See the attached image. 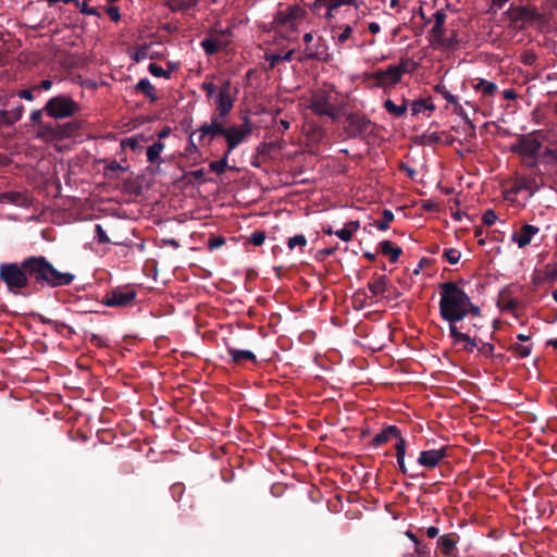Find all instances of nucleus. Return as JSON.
I'll return each instance as SVG.
<instances>
[{
    "label": "nucleus",
    "mask_w": 557,
    "mask_h": 557,
    "mask_svg": "<svg viewBox=\"0 0 557 557\" xmlns=\"http://www.w3.org/2000/svg\"><path fill=\"white\" fill-rule=\"evenodd\" d=\"M440 315L448 326L469 319L474 321L481 318V309L474 305L470 296L463 290L461 282H444L438 286Z\"/></svg>",
    "instance_id": "obj_1"
},
{
    "label": "nucleus",
    "mask_w": 557,
    "mask_h": 557,
    "mask_svg": "<svg viewBox=\"0 0 557 557\" xmlns=\"http://www.w3.org/2000/svg\"><path fill=\"white\" fill-rule=\"evenodd\" d=\"M23 268L37 282L52 287L70 285L74 280L72 273L58 271L44 257L26 259Z\"/></svg>",
    "instance_id": "obj_2"
},
{
    "label": "nucleus",
    "mask_w": 557,
    "mask_h": 557,
    "mask_svg": "<svg viewBox=\"0 0 557 557\" xmlns=\"http://www.w3.org/2000/svg\"><path fill=\"white\" fill-rule=\"evenodd\" d=\"M542 140L554 143L550 138V131L537 129L528 135H522L511 146L510 150L519 154L527 166L535 168V158L542 148Z\"/></svg>",
    "instance_id": "obj_3"
},
{
    "label": "nucleus",
    "mask_w": 557,
    "mask_h": 557,
    "mask_svg": "<svg viewBox=\"0 0 557 557\" xmlns=\"http://www.w3.org/2000/svg\"><path fill=\"white\" fill-rule=\"evenodd\" d=\"M307 108L319 116L336 120L341 113L337 92L333 86H324L311 91Z\"/></svg>",
    "instance_id": "obj_4"
},
{
    "label": "nucleus",
    "mask_w": 557,
    "mask_h": 557,
    "mask_svg": "<svg viewBox=\"0 0 557 557\" xmlns=\"http://www.w3.org/2000/svg\"><path fill=\"white\" fill-rule=\"evenodd\" d=\"M201 89L208 99L213 100L216 114L226 117L234 107L237 94L231 82L225 79L216 86L213 82L206 81L202 83Z\"/></svg>",
    "instance_id": "obj_5"
},
{
    "label": "nucleus",
    "mask_w": 557,
    "mask_h": 557,
    "mask_svg": "<svg viewBox=\"0 0 557 557\" xmlns=\"http://www.w3.org/2000/svg\"><path fill=\"white\" fill-rule=\"evenodd\" d=\"M306 10L299 5H288L280 9L273 20L276 32L288 40L294 39L293 33L298 32L306 20Z\"/></svg>",
    "instance_id": "obj_6"
},
{
    "label": "nucleus",
    "mask_w": 557,
    "mask_h": 557,
    "mask_svg": "<svg viewBox=\"0 0 557 557\" xmlns=\"http://www.w3.org/2000/svg\"><path fill=\"white\" fill-rule=\"evenodd\" d=\"M478 329L479 326L475 321L461 324V326H458V324L450 325L449 334L453 345L466 352H472L478 347L475 335Z\"/></svg>",
    "instance_id": "obj_7"
},
{
    "label": "nucleus",
    "mask_w": 557,
    "mask_h": 557,
    "mask_svg": "<svg viewBox=\"0 0 557 557\" xmlns=\"http://www.w3.org/2000/svg\"><path fill=\"white\" fill-rule=\"evenodd\" d=\"M45 111L53 119H65L76 114L79 104L69 96H55L46 103Z\"/></svg>",
    "instance_id": "obj_8"
},
{
    "label": "nucleus",
    "mask_w": 557,
    "mask_h": 557,
    "mask_svg": "<svg viewBox=\"0 0 557 557\" xmlns=\"http://www.w3.org/2000/svg\"><path fill=\"white\" fill-rule=\"evenodd\" d=\"M27 272L15 263L0 265V278L11 292H16L27 284Z\"/></svg>",
    "instance_id": "obj_9"
},
{
    "label": "nucleus",
    "mask_w": 557,
    "mask_h": 557,
    "mask_svg": "<svg viewBox=\"0 0 557 557\" xmlns=\"http://www.w3.org/2000/svg\"><path fill=\"white\" fill-rule=\"evenodd\" d=\"M405 63L389 65L386 70H377L372 74V77L377 82V86L387 88L398 84L406 73Z\"/></svg>",
    "instance_id": "obj_10"
},
{
    "label": "nucleus",
    "mask_w": 557,
    "mask_h": 557,
    "mask_svg": "<svg viewBox=\"0 0 557 557\" xmlns=\"http://www.w3.org/2000/svg\"><path fill=\"white\" fill-rule=\"evenodd\" d=\"M136 295L132 287H117L107 293L102 302L108 307H127L134 302Z\"/></svg>",
    "instance_id": "obj_11"
},
{
    "label": "nucleus",
    "mask_w": 557,
    "mask_h": 557,
    "mask_svg": "<svg viewBox=\"0 0 557 557\" xmlns=\"http://www.w3.org/2000/svg\"><path fill=\"white\" fill-rule=\"evenodd\" d=\"M251 127L249 123H245L244 125H233L231 127H226L224 133V138L227 144V154L237 148L244 140L250 135Z\"/></svg>",
    "instance_id": "obj_12"
},
{
    "label": "nucleus",
    "mask_w": 557,
    "mask_h": 557,
    "mask_svg": "<svg viewBox=\"0 0 557 557\" xmlns=\"http://www.w3.org/2000/svg\"><path fill=\"white\" fill-rule=\"evenodd\" d=\"M371 122L364 115L350 114L347 117L345 131L349 137H361L370 133Z\"/></svg>",
    "instance_id": "obj_13"
},
{
    "label": "nucleus",
    "mask_w": 557,
    "mask_h": 557,
    "mask_svg": "<svg viewBox=\"0 0 557 557\" xmlns=\"http://www.w3.org/2000/svg\"><path fill=\"white\" fill-rule=\"evenodd\" d=\"M472 88L475 92L481 95L482 104H491L493 97L498 91V86L485 78H474L472 81Z\"/></svg>",
    "instance_id": "obj_14"
},
{
    "label": "nucleus",
    "mask_w": 557,
    "mask_h": 557,
    "mask_svg": "<svg viewBox=\"0 0 557 557\" xmlns=\"http://www.w3.org/2000/svg\"><path fill=\"white\" fill-rule=\"evenodd\" d=\"M539 233L540 228L537 226L523 224L517 232L511 234V242L522 249L530 245Z\"/></svg>",
    "instance_id": "obj_15"
},
{
    "label": "nucleus",
    "mask_w": 557,
    "mask_h": 557,
    "mask_svg": "<svg viewBox=\"0 0 557 557\" xmlns=\"http://www.w3.org/2000/svg\"><path fill=\"white\" fill-rule=\"evenodd\" d=\"M225 119L226 117H221L220 114L212 115L210 123H206L200 127V137H207L209 140H212L220 135L224 136L226 131L224 126Z\"/></svg>",
    "instance_id": "obj_16"
},
{
    "label": "nucleus",
    "mask_w": 557,
    "mask_h": 557,
    "mask_svg": "<svg viewBox=\"0 0 557 557\" xmlns=\"http://www.w3.org/2000/svg\"><path fill=\"white\" fill-rule=\"evenodd\" d=\"M542 186V181L535 175H524L516 178L512 190L517 194L525 190L530 196H533Z\"/></svg>",
    "instance_id": "obj_17"
},
{
    "label": "nucleus",
    "mask_w": 557,
    "mask_h": 557,
    "mask_svg": "<svg viewBox=\"0 0 557 557\" xmlns=\"http://www.w3.org/2000/svg\"><path fill=\"white\" fill-rule=\"evenodd\" d=\"M446 456L445 448L423 450L418 457V463L425 468H435Z\"/></svg>",
    "instance_id": "obj_18"
},
{
    "label": "nucleus",
    "mask_w": 557,
    "mask_h": 557,
    "mask_svg": "<svg viewBox=\"0 0 557 557\" xmlns=\"http://www.w3.org/2000/svg\"><path fill=\"white\" fill-rule=\"evenodd\" d=\"M434 25L429 32L430 41L433 44L435 40H444L445 28L444 24L446 21V13L444 10H437L434 14Z\"/></svg>",
    "instance_id": "obj_19"
},
{
    "label": "nucleus",
    "mask_w": 557,
    "mask_h": 557,
    "mask_svg": "<svg viewBox=\"0 0 557 557\" xmlns=\"http://www.w3.org/2000/svg\"><path fill=\"white\" fill-rule=\"evenodd\" d=\"M392 438H397V442L399 441V438H404L400 434L399 429L395 425H389V426L383 429L380 433H377L373 437L372 443H373V446L379 447V446L387 443Z\"/></svg>",
    "instance_id": "obj_20"
},
{
    "label": "nucleus",
    "mask_w": 557,
    "mask_h": 557,
    "mask_svg": "<svg viewBox=\"0 0 557 557\" xmlns=\"http://www.w3.org/2000/svg\"><path fill=\"white\" fill-rule=\"evenodd\" d=\"M304 53L307 59H314L320 61H326L329 59L327 47L322 42L307 45V47H305Z\"/></svg>",
    "instance_id": "obj_21"
},
{
    "label": "nucleus",
    "mask_w": 557,
    "mask_h": 557,
    "mask_svg": "<svg viewBox=\"0 0 557 557\" xmlns=\"http://www.w3.org/2000/svg\"><path fill=\"white\" fill-rule=\"evenodd\" d=\"M456 534H445L437 541V546L441 554L445 556H453L456 550L457 539Z\"/></svg>",
    "instance_id": "obj_22"
},
{
    "label": "nucleus",
    "mask_w": 557,
    "mask_h": 557,
    "mask_svg": "<svg viewBox=\"0 0 557 557\" xmlns=\"http://www.w3.org/2000/svg\"><path fill=\"white\" fill-rule=\"evenodd\" d=\"M389 281L386 275H376L369 283L368 287L373 297L382 296L387 290Z\"/></svg>",
    "instance_id": "obj_23"
},
{
    "label": "nucleus",
    "mask_w": 557,
    "mask_h": 557,
    "mask_svg": "<svg viewBox=\"0 0 557 557\" xmlns=\"http://www.w3.org/2000/svg\"><path fill=\"white\" fill-rule=\"evenodd\" d=\"M213 39V41L221 47V49L228 46L232 40V30L231 28H218L214 27L208 35Z\"/></svg>",
    "instance_id": "obj_24"
},
{
    "label": "nucleus",
    "mask_w": 557,
    "mask_h": 557,
    "mask_svg": "<svg viewBox=\"0 0 557 557\" xmlns=\"http://www.w3.org/2000/svg\"><path fill=\"white\" fill-rule=\"evenodd\" d=\"M387 113L394 117H401L406 114L408 107L407 101L404 99L400 104H396L393 100L387 99L383 104Z\"/></svg>",
    "instance_id": "obj_25"
},
{
    "label": "nucleus",
    "mask_w": 557,
    "mask_h": 557,
    "mask_svg": "<svg viewBox=\"0 0 557 557\" xmlns=\"http://www.w3.org/2000/svg\"><path fill=\"white\" fill-rule=\"evenodd\" d=\"M360 223L358 221H350L345 224V226L338 231H335L334 235H336L343 242H349L352 238V235L359 230Z\"/></svg>",
    "instance_id": "obj_26"
},
{
    "label": "nucleus",
    "mask_w": 557,
    "mask_h": 557,
    "mask_svg": "<svg viewBox=\"0 0 557 557\" xmlns=\"http://www.w3.org/2000/svg\"><path fill=\"white\" fill-rule=\"evenodd\" d=\"M294 50H288L285 53H265L264 59L269 62V70L274 69L283 61H290Z\"/></svg>",
    "instance_id": "obj_27"
},
{
    "label": "nucleus",
    "mask_w": 557,
    "mask_h": 557,
    "mask_svg": "<svg viewBox=\"0 0 557 557\" xmlns=\"http://www.w3.org/2000/svg\"><path fill=\"white\" fill-rule=\"evenodd\" d=\"M1 202L13 203L16 206H28V198L21 193H4L0 197Z\"/></svg>",
    "instance_id": "obj_28"
},
{
    "label": "nucleus",
    "mask_w": 557,
    "mask_h": 557,
    "mask_svg": "<svg viewBox=\"0 0 557 557\" xmlns=\"http://www.w3.org/2000/svg\"><path fill=\"white\" fill-rule=\"evenodd\" d=\"M228 355L232 357V360L236 363H239L244 360L255 361L256 356L250 350H242V349H235L232 347L227 348Z\"/></svg>",
    "instance_id": "obj_29"
},
{
    "label": "nucleus",
    "mask_w": 557,
    "mask_h": 557,
    "mask_svg": "<svg viewBox=\"0 0 557 557\" xmlns=\"http://www.w3.org/2000/svg\"><path fill=\"white\" fill-rule=\"evenodd\" d=\"M336 45H344L352 36V27L350 25L341 26L333 29Z\"/></svg>",
    "instance_id": "obj_30"
},
{
    "label": "nucleus",
    "mask_w": 557,
    "mask_h": 557,
    "mask_svg": "<svg viewBox=\"0 0 557 557\" xmlns=\"http://www.w3.org/2000/svg\"><path fill=\"white\" fill-rule=\"evenodd\" d=\"M396 449V458L397 463L399 467V470L406 474L407 473V467L405 465V456H406V441L404 438H399V441L395 445Z\"/></svg>",
    "instance_id": "obj_31"
},
{
    "label": "nucleus",
    "mask_w": 557,
    "mask_h": 557,
    "mask_svg": "<svg viewBox=\"0 0 557 557\" xmlns=\"http://www.w3.org/2000/svg\"><path fill=\"white\" fill-rule=\"evenodd\" d=\"M322 5L326 7L325 15L331 17L333 15V11L344 4H355V0H318Z\"/></svg>",
    "instance_id": "obj_32"
},
{
    "label": "nucleus",
    "mask_w": 557,
    "mask_h": 557,
    "mask_svg": "<svg viewBox=\"0 0 557 557\" xmlns=\"http://www.w3.org/2000/svg\"><path fill=\"white\" fill-rule=\"evenodd\" d=\"M425 110H428L430 112L435 110V107L432 101L426 100V99H420V100H416L411 103L412 115H418Z\"/></svg>",
    "instance_id": "obj_33"
},
{
    "label": "nucleus",
    "mask_w": 557,
    "mask_h": 557,
    "mask_svg": "<svg viewBox=\"0 0 557 557\" xmlns=\"http://www.w3.org/2000/svg\"><path fill=\"white\" fill-rule=\"evenodd\" d=\"M381 249L384 255L389 256L392 262L397 261L401 253V249L398 247H394L389 240L382 242Z\"/></svg>",
    "instance_id": "obj_34"
},
{
    "label": "nucleus",
    "mask_w": 557,
    "mask_h": 557,
    "mask_svg": "<svg viewBox=\"0 0 557 557\" xmlns=\"http://www.w3.org/2000/svg\"><path fill=\"white\" fill-rule=\"evenodd\" d=\"M541 163L550 168H556L557 171V149L546 148L541 154Z\"/></svg>",
    "instance_id": "obj_35"
},
{
    "label": "nucleus",
    "mask_w": 557,
    "mask_h": 557,
    "mask_svg": "<svg viewBox=\"0 0 557 557\" xmlns=\"http://www.w3.org/2000/svg\"><path fill=\"white\" fill-rule=\"evenodd\" d=\"M394 220V214L391 210L384 209L382 212V219L374 222V226L380 231H386L389 227L391 222Z\"/></svg>",
    "instance_id": "obj_36"
},
{
    "label": "nucleus",
    "mask_w": 557,
    "mask_h": 557,
    "mask_svg": "<svg viewBox=\"0 0 557 557\" xmlns=\"http://www.w3.org/2000/svg\"><path fill=\"white\" fill-rule=\"evenodd\" d=\"M435 91L440 94L448 103L454 107H459L458 98L453 95L445 85L438 84L435 86Z\"/></svg>",
    "instance_id": "obj_37"
},
{
    "label": "nucleus",
    "mask_w": 557,
    "mask_h": 557,
    "mask_svg": "<svg viewBox=\"0 0 557 557\" xmlns=\"http://www.w3.org/2000/svg\"><path fill=\"white\" fill-rule=\"evenodd\" d=\"M228 156L227 152H225V154L223 156L222 159L218 160V161H212L209 166L211 169V171L215 172L216 174H221V173H224L225 170L227 169V159H228Z\"/></svg>",
    "instance_id": "obj_38"
},
{
    "label": "nucleus",
    "mask_w": 557,
    "mask_h": 557,
    "mask_svg": "<svg viewBox=\"0 0 557 557\" xmlns=\"http://www.w3.org/2000/svg\"><path fill=\"white\" fill-rule=\"evenodd\" d=\"M200 46L205 50V52L209 55L216 53L221 50V47L218 46L211 37H207L203 40H201Z\"/></svg>",
    "instance_id": "obj_39"
},
{
    "label": "nucleus",
    "mask_w": 557,
    "mask_h": 557,
    "mask_svg": "<svg viewBox=\"0 0 557 557\" xmlns=\"http://www.w3.org/2000/svg\"><path fill=\"white\" fill-rule=\"evenodd\" d=\"M162 150H163V145L162 144L156 143V144L151 145L147 149V159H148V161L154 162L160 157V153H161Z\"/></svg>",
    "instance_id": "obj_40"
},
{
    "label": "nucleus",
    "mask_w": 557,
    "mask_h": 557,
    "mask_svg": "<svg viewBox=\"0 0 557 557\" xmlns=\"http://www.w3.org/2000/svg\"><path fill=\"white\" fill-rule=\"evenodd\" d=\"M444 257L450 264H457L461 258V252L455 248H445Z\"/></svg>",
    "instance_id": "obj_41"
},
{
    "label": "nucleus",
    "mask_w": 557,
    "mask_h": 557,
    "mask_svg": "<svg viewBox=\"0 0 557 557\" xmlns=\"http://www.w3.org/2000/svg\"><path fill=\"white\" fill-rule=\"evenodd\" d=\"M307 245V238L302 234L290 237L287 242L288 249L293 250L296 247L304 248Z\"/></svg>",
    "instance_id": "obj_42"
},
{
    "label": "nucleus",
    "mask_w": 557,
    "mask_h": 557,
    "mask_svg": "<svg viewBox=\"0 0 557 557\" xmlns=\"http://www.w3.org/2000/svg\"><path fill=\"white\" fill-rule=\"evenodd\" d=\"M545 280L549 283H554L557 280V262L547 263L544 269Z\"/></svg>",
    "instance_id": "obj_43"
},
{
    "label": "nucleus",
    "mask_w": 557,
    "mask_h": 557,
    "mask_svg": "<svg viewBox=\"0 0 557 557\" xmlns=\"http://www.w3.org/2000/svg\"><path fill=\"white\" fill-rule=\"evenodd\" d=\"M136 89L148 97H152L153 87L147 78L140 79L136 85Z\"/></svg>",
    "instance_id": "obj_44"
},
{
    "label": "nucleus",
    "mask_w": 557,
    "mask_h": 557,
    "mask_svg": "<svg viewBox=\"0 0 557 557\" xmlns=\"http://www.w3.org/2000/svg\"><path fill=\"white\" fill-rule=\"evenodd\" d=\"M512 349L513 351L521 358H525L528 356H530L531 351H532V346L531 345H524V344H519V343H516L513 346H512Z\"/></svg>",
    "instance_id": "obj_45"
},
{
    "label": "nucleus",
    "mask_w": 557,
    "mask_h": 557,
    "mask_svg": "<svg viewBox=\"0 0 557 557\" xmlns=\"http://www.w3.org/2000/svg\"><path fill=\"white\" fill-rule=\"evenodd\" d=\"M457 44V40L455 38V36H451L449 38H446L444 36V40H435L432 45L433 46H436V47H442V48H445V49H450V48H454Z\"/></svg>",
    "instance_id": "obj_46"
},
{
    "label": "nucleus",
    "mask_w": 557,
    "mask_h": 557,
    "mask_svg": "<svg viewBox=\"0 0 557 557\" xmlns=\"http://www.w3.org/2000/svg\"><path fill=\"white\" fill-rule=\"evenodd\" d=\"M496 221H497V215H496L495 211L492 209L484 211V213L482 214V222L487 226L493 225Z\"/></svg>",
    "instance_id": "obj_47"
},
{
    "label": "nucleus",
    "mask_w": 557,
    "mask_h": 557,
    "mask_svg": "<svg viewBox=\"0 0 557 557\" xmlns=\"http://www.w3.org/2000/svg\"><path fill=\"white\" fill-rule=\"evenodd\" d=\"M96 238L101 244H107L110 242L106 231L102 228L100 224H96Z\"/></svg>",
    "instance_id": "obj_48"
},
{
    "label": "nucleus",
    "mask_w": 557,
    "mask_h": 557,
    "mask_svg": "<svg viewBox=\"0 0 557 557\" xmlns=\"http://www.w3.org/2000/svg\"><path fill=\"white\" fill-rule=\"evenodd\" d=\"M265 240V234L264 232H253L250 236V242L255 246H261Z\"/></svg>",
    "instance_id": "obj_49"
},
{
    "label": "nucleus",
    "mask_w": 557,
    "mask_h": 557,
    "mask_svg": "<svg viewBox=\"0 0 557 557\" xmlns=\"http://www.w3.org/2000/svg\"><path fill=\"white\" fill-rule=\"evenodd\" d=\"M149 72L153 75V76H157V77H161L163 75H165V71L162 69V66L156 64V63H150L149 64Z\"/></svg>",
    "instance_id": "obj_50"
},
{
    "label": "nucleus",
    "mask_w": 557,
    "mask_h": 557,
    "mask_svg": "<svg viewBox=\"0 0 557 557\" xmlns=\"http://www.w3.org/2000/svg\"><path fill=\"white\" fill-rule=\"evenodd\" d=\"M196 4V0H176V10H187Z\"/></svg>",
    "instance_id": "obj_51"
},
{
    "label": "nucleus",
    "mask_w": 557,
    "mask_h": 557,
    "mask_svg": "<svg viewBox=\"0 0 557 557\" xmlns=\"http://www.w3.org/2000/svg\"><path fill=\"white\" fill-rule=\"evenodd\" d=\"M494 351V346L488 343H484L480 348L479 352L483 356H491Z\"/></svg>",
    "instance_id": "obj_52"
},
{
    "label": "nucleus",
    "mask_w": 557,
    "mask_h": 557,
    "mask_svg": "<svg viewBox=\"0 0 557 557\" xmlns=\"http://www.w3.org/2000/svg\"><path fill=\"white\" fill-rule=\"evenodd\" d=\"M225 243L223 237H213L209 240V247L211 249L219 248Z\"/></svg>",
    "instance_id": "obj_53"
},
{
    "label": "nucleus",
    "mask_w": 557,
    "mask_h": 557,
    "mask_svg": "<svg viewBox=\"0 0 557 557\" xmlns=\"http://www.w3.org/2000/svg\"><path fill=\"white\" fill-rule=\"evenodd\" d=\"M18 97L28 101L34 99L33 91L30 89H23L18 92Z\"/></svg>",
    "instance_id": "obj_54"
},
{
    "label": "nucleus",
    "mask_w": 557,
    "mask_h": 557,
    "mask_svg": "<svg viewBox=\"0 0 557 557\" xmlns=\"http://www.w3.org/2000/svg\"><path fill=\"white\" fill-rule=\"evenodd\" d=\"M503 96L506 100H515L518 97L517 92L513 89H505L503 91Z\"/></svg>",
    "instance_id": "obj_55"
},
{
    "label": "nucleus",
    "mask_w": 557,
    "mask_h": 557,
    "mask_svg": "<svg viewBox=\"0 0 557 557\" xmlns=\"http://www.w3.org/2000/svg\"><path fill=\"white\" fill-rule=\"evenodd\" d=\"M41 117H42L41 110H34V111H32V113H30V121L32 122L39 123L41 121Z\"/></svg>",
    "instance_id": "obj_56"
},
{
    "label": "nucleus",
    "mask_w": 557,
    "mask_h": 557,
    "mask_svg": "<svg viewBox=\"0 0 557 557\" xmlns=\"http://www.w3.org/2000/svg\"><path fill=\"white\" fill-rule=\"evenodd\" d=\"M438 534H440V530H438V528H436V527H433V525H432V527H429V528L426 529V535H428L430 539H435V537H437V536H438Z\"/></svg>",
    "instance_id": "obj_57"
},
{
    "label": "nucleus",
    "mask_w": 557,
    "mask_h": 557,
    "mask_svg": "<svg viewBox=\"0 0 557 557\" xmlns=\"http://www.w3.org/2000/svg\"><path fill=\"white\" fill-rule=\"evenodd\" d=\"M77 8L79 9V11H81L82 13H85V14H94V13H95V10H94V9H90V8L88 7V4H87V2H86V1L81 2V5H79V7H77Z\"/></svg>",
    "instance_id": "obj_58"
},
{
    "label": "nucleus",
    "mask_w": 557,
    "mask_h": 557,
    "mask_svg": "<svg viewBox=\"0 0 557 557\" xmlns=\"http://www.w3.org/2000/svg\"><path fill=\"white\" fill-rule=\"evenodd\" d=\"M108 14L109 16L113 20V21H119L120 20V12H119V9L117 8H110L108 10Z\"/></svg>",
    "instance_id": "obj_59"
},
{
    "label": "nucleus",
    "mask_w": 557,
    "mask_h": 557,
    "mask_svg": "<svg viewBox=\"0 0 557 557\" xmlns=\"http://www.w3.org/2000/svg\"><path fill=\"white\" fill-rule=\"evenodd\" d=\"M368 29L372 34H377V33H380L381 27H380V25L376 22H371L368 25Z\"/></svg>",
    "instance_id": "obj_60"
},
{
    "label": "nucleus",
    "mask_w": 557,
    "mask_h": 557,
    "mask_svg": "<svg viewBox=\"0 0 557 557\" xmlns=\"http://www.w3.org/2000/svg\"><path fill=\"white\" fill-rule=\"evenodd\" d=\"M454 111L461 116L463 120L468 121L467 113L465 112L462 106L459 103V107H454Z\"/></svg>",
    "instance_id": "obj_61"
},
{
    "label": "nucleus",
    "mask_w": 557,
    "mask_h": 557,
    "mask_svg": "<svg viewBox=\"0 0 557 557\" xmlns=\"http://www.w3.org/2000/svg\"><path fill=\"white\" fill-rule=\"evenodd\" d=\"M405 534H406V536H407L410 541H412V542L414 543V545H416V546H418V545H419V540H418V537H417V536H416L411 531H409V530H408V531H406V533H405Z\"/></svg>",
    "instance_id": "obj_62"
},
{
    "label": "nucleus",
    "mask_w": 557,
    "mask_h": 557,
    "mask_svg": "<svg viewBox=\"0 0 557 557\" xmlns=\"http://www.w3.org/2000/svg\"><path fill=\"white\" fill-rule=\"evenodd\" d=\"M39 87L45 89V90H49L52 87V82L50 79H44L40 83Z\"/></svg>",
    "instance_id": "obj_63"
},
{
    "label": "nucleus",
    "mask_w": 557,
    "mask_h": 557,
    "mask_svg": "<svg viewBox=\"0 0 557 557\" xmlns=\"http://www.w3.org/2000/svg\"><path fill=\"white\" fill-rule=\"evenodd\" d=\"M509 0H492L493 7L502 9Z\"/></svg>",
    "instance_id": "obj_64"
}]
</instances>
